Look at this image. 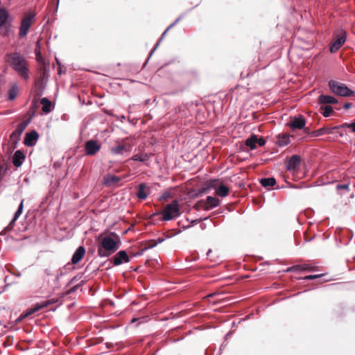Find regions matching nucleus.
<instances>
[{"label": "nucleus", "mask_w": 355, "mask_h": 355, "mask_svg": "<svg viewBox=\"0 0 355 355\" xmlns=\"http://www.w3.org/2000/svg\"><path fill=\"white\" fill-rule=\"evenodd\" d=\"M318 101L320 105H329L338 103V101L335 97L325 94H320L318 96Z\"/></svg>", "instance_id": "obj_17"}, {"label": "nucleus", "mask_w": 355, "mask_h": 355, "mask_svg": "<svg viewBox=\"0 0 355 355\" xmlns=\"http://www.w3.org/2000/svg\"><path fill=\"white\" fill-rule=\"evenodd\" d=\"M162 220H172L180 215V209L179 202L177 200H173L171 203L168 204L162 211Z\"/></svg>", "instance_id": "obj_3"}, {"label": "nucleus", "mask_w": 355, "mask_h": 355, "mask_svg": "<svg viewBox=\"0 0 355 355\" xmlns=\"http://www.w3.org/2000/svg\"><path fill=\"white\" fill-rule=\"evenodd\" d=\"M328 85L330 90L337 96L348 97L354 94V92L347 85L334 80H329Z\"/></svg>", "instance_id": "obj_4"}, {"label": "nucleus", "mask_w": 355, "mask_h": 355, "mask_svg": "<svg viewBox=\"0 0 355 355\" xmlns=\"http://www.w3.org/2000/svg\"><path fill=\"white\" fill-rule=\"evenodd\" d=\"M130 258L125 250H121L117 252L112 259V262L114 266H119L123 263H128Z\"/></svg>", "instance_id": "obj_13"}, {"label": "nucleus", "mask_w": 355, "mask_h": 355, "mask_svg": "<svg viewBox=\"0 0 355 355\" xmlns=\"http://www.w3.org/2000/svg\"><path fill=\"white\" fill-rule=\"evenodd\" d=\"M164 241V239H163V238H158V239L156 240L155 243V244H153V245H152V247H155L157 244H158V243H162Z\"/></svg>", "instance_id": "obj_44"}, {"label": "nucleus", "mask_w": 355, "mask_h": 355, "mask_svg": "<svg viewBox=\"0 0 355 355\" xmlns=\"http://www.w3.org/2000/svg\"><path fill=\"white\" fill-rule=\"evenodd\" d=\"M120 247V241H116L110 236L101 238L98 248V254L101 257H109Z\"/></svg>", "instance_id": "obj_2"}, {"label": "nucleus", "mask_w": 355, "mask_h": 355, "mask_svg": "<svg viewBox=\"0 0 355 355\" xmlns=\"http://www.w3.org/2000/svg\"><path fill=\"white\" fill-rule=\"evenodd\" d=\"M181 19V17H179L178 19H176V20L173 23L171 24L168 28H167V30H169L170 28H171L173 26H174L175 25H176V24L178 23V21L180 20Z\"/></svg>", "instance_id": "obj_43"}, {"label": "nucleus", "mask_w": 355, "mask_h": 355, "mask_svg": "<svg viewBox=\"0 0 355 355\" xmlns=\"http://www.w3.org/2000/svg\"><path fill=\"white\" fill-rule=\"evenodd\" d=\"M146 187L145 183H141L139 185L137 193V196L139 199L145 200L148 197V193L146 191Z\"/></svg>", "instance_id": "obj_25"}, {"label": "nucleus", "mask_w": 355, "mask_h": 355, "mask_svg": "<svg viewBox=\"0 0 355 355\" xmlns=\"http://www.w3.org/2000/svg\"><path fill=\"white\" fill-rule=\"evenodd\" d=\"M324 275L323 274H319V275H307V276H305L303 279H305V280H311V279H317V278H320V277H323Z\"/></svg>", "instance_id": "obj_35"}, {"label": "nucleus", "mask_w": 355, "mask_h": 355, "mask_svg": "<svg viewBox=\"0 0 355 355\" xmlns=\"http://www.w3.org/2000/svg\"><path fill=\"white\" fill-rule=\"evenodd\" d=\"M112 236H114L116 237V239H118V236H117V235H116V234L112 233Z\"/></svg>", "instance_id": "obj_52"}, {"label": "nucleus", "mask_w": 355, "mask_h": 355, "mask_svg": "<svg viewBox=\"0 0 355 355\" xmlns=\"http://www.w3.org/2000/svg\"><path fill=\"white\" fill-rule=\"evenodd\" d=\"M220 205V200L212 196H207L205 200V209H211L218 207Z\"/></svg>", "instance_id": "obj_21"}, {"label": "nucleus", "mask_w": 355, "mask_h": 355, "mask_svg": "<svg viewBox=\"0 0 355 355\" xmlns=\"http://www.w3.org/2000/svg\"><path fill=\"white\" fill-rule=\"evenodd\" d=\"M290 141V139L288 137L285 136L282 138H279L277 141V144L279 146H286Z\"/></svg>", "instance_id": "obj_33"}, {"label": "nucleus", "mask_w": 355, "mask_h": 355, "mask_svg": "<svg viewBox=\"0 0 355 355\" xmlns=\"http://www.w3.org/2000/svg\"><path fill=\"white\" fill-rule=\"evenodd\" d=\"M150 155L151 154H148L146 153H138L133 155L130 159H128L126 162L132 160L135 162H146L150 159Z\"/></svg>", "instance_id": "obj_23"}, {"label": "nucleus", "mask_w": 355, "mask_h": 355, "mask_svg": "<svg viewBox=\"0 0 355 355\" xmlns=\"http://www.w3.org/2000/svg\"><path fill=\"white\" fill-rule=\"evenodd\" d=\"M25 157L24 153L20 150H17L15 151L12 157L13 165L15 167L21 166L25 159Z\"/></svg>", "instance_id": "obj_18"}, {"label": "nucleus", "mask_w": 355, "mask_h": 355, "mask_svg": "<svg viewBox=\"0 0 355 355\" xmlns=\"http://www.w3.org/2000/svg\"><path fill=\"white\" fill-rule=\"evenodd\" d=\"M169 196H170V193H169L168 192H166V193H164V194L160 197V200L166 199V198H168Z\"/></svg>", "instance_id": "obj_46"}, {"label": "nucleus", "mask_w": 355, "mask_h": 355, "mask_svg": "<svg viewBox=\"0 0 355 355\" xmlns=\"http://www.w3.org/2000/svg\"><path fill=\"white\" fill-rule=\"evenodd\" d=\"M352 103H346L343 105V107L345 109V110H348L349 109L350 107H352Z\"/></svg>", "instance_id": "obj_47"}, {"label": "nucleus", "mask_w": 355, "mask_h": 355, "mask_svg": "<svg viewBox=\"0 0 355 355\" xmlns=\"http://www.w3.org/2000/svg\"><path fill=\"white\" fill-rule=\"evenodd\" d=\"M53 271L50 268L44 269L43 272V279L45 284V286H49V277L53 276Z\"/></svg>", "instance_id": "obj_27"}, {"label": "nucleus", "mask_w": 355, "mask_h": 355, "mask_svg": "<svg viewBox=\"0 0 355 355\" xmlns=\"http://www.w3.org/2000/svg\"><path fill=\"white\" fill-rule=\"evenodd\" d=\"M352 132L355 133V120L352 121Z\"/></svg>", "instance_id": "obj_48"}, {"label": "nucleus", "mask_w": 355, "mask_h": 355, "mask_svg": "<svg viewBox=\"0 0 355 355\" xmlns=\"http://www.w3.org/2000/svg\"><path fill=\"white\" fill-rule=\"evenodd\" d=\"M215 295L214 293H212V294H211L209 296H210V297H211V296H213V295Z\"/></svg>", "instance_id": "obj_54"}, {"label": "nucleus", "mask_w": 355, "mask_h": 355, "mask_svg": "<svg viewBox=\"0 0 355 355\" xmlns=\"http://www.w3.org/2000/svg\"><path fill=\"white\" fill-rule=\"evenodd\" d=\"M38 138V133L35 130H32L26 134L24 143L26 146L31 147L36 144Z\"/></svg>", "instance_id": "obj_14"}, {"label": "nucleus", "mask_w": 355, "mask_h": 355, "mask_svg": "<svg viewBox=\"0 0 355 355\" xmlns=\"http://www.w3.org/2000/svg\"><path fill=\"white\" fill-rule=\"evenodd\" d=\"M181 19V17H179L178 19H176V20L173 23L171 24L168 28H167V30H169L170 28H171L173 26H174L175 25H176V24L178 23V21L180 20Z\"/></svg>", "instance_id": "obj_41"}, {"label": "nucleus", "mask_w": 355, "mask_h": 355, "mask_svg": "<svg viewBox=\"0 0 355 355\" xmlns=\"http://www.w3.org/2000/svg\"><path fill=\"white\" fill-rule=\"evenodd\" d=\"M196 221H197V220H194L192 222V223L193 224V223H196Z\"/></svg>", "instance_id": "obj_53"}, {"label": "nucleus", "mask_w": 355, "mask_h": 355, "mask_svg": "<svg viewBox=\"0 0 355 355\" xmlns=\"http://www.w3.org/2000/svg\"><path fill=\"white\" fill-rule=\"evenodd\" d=\"M346 37V33L342 31L340 35L337 37L336 41L331 45L329 49L331 53L337 51L341 47V46L345 42Z\"/></svg>", "instance_id": "obj_15"}, {"label": "nucleus", "mask_w": 355, "mask_h": 355, "mask_svg": "<svg viewBox=\"0 0 355 355\" xmlns=\"http://www.w3.org/2000/svg\"><path fill=\"white\" fill-rule=\"evenodd\" d=\"M85 254V250L83 246H79L71 258V262L73 264L78 263L84 257Z\"/></svg>", "instance_id": "obj_20"}, {"label": "nucleus", "mask_w": 355, "mask_h": 355, "mask_svg": "<svg viewBox=\"0 0 355 355\" xmlns=\"http://www.w3.org/2000/svg\"><path fill=\"white\" fill-rule=\"evenodd\" d=\"M302 268H304V266H302V264L295 265V266L288 268L286 270V272H291L302 271Z\"/></svg>", "instance_id": "obj_30"}, {"label": "nucleus", "mask_w": 355, "mask_h": 355, "mask_svg": "<svg viewBox=\"0 0 355 355\" xmlns=\"http://www.w3.org/2000/svg\"><path fill=\"white\" fill-rule=\"evenodd\" d=\"M211 252V250L209 249L207 253V256H209Z\"/></svg>", "instance_id": "obj_51"}, {"label": "nucleus", "mask_w": 355, "mask_h": 355, "mask_svg": "<svg viewBox=\"0 0 355 355\" xmlns=\"http://www.w3.org/2000/svg\"><path fill=\"white\" fill-rule=\"evenodd\" d=\"M337 190L344 189L346 191L349 190V184H338L336 185Z\"/></svg>", "instance_id": "obj_37"}, {"label": "nucleus", "mask_w": 355, "mask_h": 355, "mask_svg": "<svg viewBox=\"0 0 355 355\" xmlns=\"http://www.w3.org/2000/svg\"><path fill=\"white\" fill-rule=\"evenodd\" d=\"M334 127H328V126L320 128L314 131H310L309 128H304V132L308 135H309L310 137H320V136H322L324 135H331V134L334 133Z\"/></svg>", "instance_id": "obj_9"}, {"label": "nucleus", "mask_w": 355, "mask_h": 355, "mask_svg": "<svg viewBox=\"0 0 355 355\" xmlns=\"http://www.w3.org/2000/svg\"><path fill=\"white\" fill-rule=\"evenodd\" d=\"M101 146L98 141L94 139L88 140L85 144V155H94L101 150Z\"/></svg>", "instance_id": "obj_8"}, {"label": "nucleus", "mask_w": 355, "mask_h": 355, "mask_svg": "<svg viewBox=\"0 0 355 355\" xmlns=\"http://www.w3.org/2000/svg\"><path fill=\"white\" fill-rule=\"evenodd\" d=\"M21 135L13 131L10 136V139L13 144H17L20 139Z\"/></svg>", "instance_id": "obj_31"}, {"label": "nucleus", "mask_w": 355, "mask_h": 355, "mask_svg": "<svg viewBox=\"0 0 355 355\" xmlns=\"http://www.w3.org/2000/svg\"><path fill=\"white\" fill-rule=\"evenodd\" d=\"M19 94V87L16 83H13L11 85V87L9 89L8 92V99L10 101H13L16 98Z\"/></svg>", "instance_id": "obj_24"}, {"label": "nucleus", "mask_w": 355, "mask_h": 355, "mask_svg": "<svg viewBox=\"0 0 355 355\" xmlns=\"http://www.w3.org/2000/svg\"><path fill=\"white\" fill-rule=\"evenodd\" d=\"M26 128V123L22 122L17 125L16 129L14 130L17 133H19V135H21L22 132L24 131V130Z\"/></svg>", "instance_id": "obj_32"}, {"label": "nucleus", "mask_w": 355, "mask_h": 355, "mask_svg": "<svg viewBox=\"0 0 355 355\" xmlns=\"http://www.w3.org/2000/svg\"><path fill=\"white\" fill-rule=\"evenodd\" d=\"M321 110H322V115L324 117L330 116L334 112L333 108L329 105H322Z\"/></svg>", "instance_id": "obj_29"}, {"label": "nucleus", "mask_w": 355, "mask_h": 355, "mask_svg": "<svg viewBox=\"0 0 355 355\" xmlns=\"http://www.w3.org/2000/svg\"><path fill=\"white\" fill-rule=\"evenodd\" d=\"M78 287H79V286H78V285L73 286V287L71 289V291H76L78 289Z\"/></svg>", "instance_id": "obj_49"}, {"label": "nucleus", "mask_w": 355, "mask_h": 355, "mask_svg": "<svg viewBox=\"0 0 355 355\" xmlns=\"http://www.w3.org/2000/svg\"><path fill=\"white\" fill-rule=\"evenodd\" d=\"M49 304L50 302L49 301H46L42 303H37L32 308L29 309L25 314L21 315L20 318H24L28 315H31V314L42 309L43 308L46 307Z\"/></svg>", "instance_id": "obj_16"}, {"label": "nucleus", "mask_w": 355, "mask_h": 355, "mask_svg": "<svg viewBox=\"0 0 355 355\" xmlns=\"http://www.w3.org/2000/svg\"><path fill=\"white\" fill-rule=\"evenodd\" d=\"M302 159L298 155H292L286 162V169L289 171H295L300 167Z\"/></svg>", "instance_id": "obj_10"}, {"label": "nucleus", "mask_w": 355, "mask_h": 355, "mask_svg": "<svg viewBox=\"0 0 355 355\" xmlns=\"http://www.w3.org/2000/svg\"><path fill=\"white\" fill-rule=\"evenodd\" d=\"M352 122L351 123H344L339 125L334 126V130L340 128H349L352 130Z\"/></svg>", "instance_id": "obj_34"}, {"label": "nucleus", "mask_w": 355, "mask_h": 355, "mask_svg": "<svg viewBox=\"0 0 355 355\" xmlns=\"http://www.w3.org/2000/svg\"><path fill=\"white\" fill-rule=\"evenodd\" d=\"M6 61L21 78H29L28 62L24 55L18 52L10 53L6 55Z\"/></svg>", "instance_id": "obj_1"}, {"label": "nucleus", "mask_w": 355, "mask_h": 355, "mask_svg": "<svg viewBox=\"0 0 355 355\" xmlns=\"http://www.w3.org/2000/svg\"><path fill=\"white\" fill-rule=\"evenodd\" d=\"M276 184V180L273 177L268 178V187H273Z\"/></svg>", "instance_id": "obj_39"}, {"label": "nucleus", "mask_w": 355, "mask_h": 355, "mask_svg": "<svg viewBox=\"0 0 355 355\" xmlns=\"http://www.w3.org/2000/svg\"><path fill=\"white\" fill-rule=\"evenodd\" d=\"M35 16L33 12H28L21 19L18 34L19 38H24L27 35L33 23Z\"/></svg>", "instance_id": "obj_5"}, {"label": "nucleus", "mask_w": 355, "mask_h": 355, "mask_svg": "<svg viewBox=\"0 0 355 355\" xmlns=\"http://www.w3.org/2000/svg\"><path fill=\"white\" fill-rule=\"evenodd\" d=\"M132 145L128 142V139H123L121 141H116L115 144L110 148V152L113 155H123L131 151Z\"/></svg>", "instance_id": "obj_6"}, {"label": "nucleus", "mask_w": 355, "mask_h": 355, "mask_svg": "<svg viewBox=\"0 0 355 355\" xmlns=\"http://www.w3.org/2000/svg\"><path fill=\"white\" fill-rule=\"evenodd\" d=\"M302 266H304V268H302V271H311L313 270V267L309 264H302Z\"/></svg>", "instance_id": "obj_40"}, {"label": "nucleus", "mask_w": 355, "mask_h": 355, "mask_svg": "<svg viewBox=\"0 0 355 355\" xmlns=\"http://www.w3.org/2000/svg\"><path fill=\"white\" fill-rule=\"evenodd\" d=\"M261 185L266 188V183H267V181H266V178H261V181H260Z\"/></svg>", "instance_id": "obj_45"}, {"label": "nucleus", "mask_w": 355, "mask_h": 355, "mask_svg": "<svg viewBox=\"0 0 355 355\" xmlns=\"http://www.w3.org/2000/svg\"><path fill=\"white\" fill-rule=\"evenodd\" d=\"M40 103L42 105V111L44 113H49L51 112V102L47 98H42Z\"/></svg>", "instance_id": "obj_26"}, {"label": "nucleus", "mask_w": 355, "mask_h": 355, "mask_svg": "<svg viewBox=\"0 0 355 355\" xmlns=\"http://www.w3.org/2000/svg\"><path fill=\"white\" fill-rule=\"evenodd\" d=\"M168 30H167V28L165 30V31L162 33L159 40L158 41V42L157 43L156 46H155V48L151 51L150 52V56L153 53V52L155 51L156 48L159 46L161 40L164 37L165 35L166 34L167 31Z\"/></svg>", "instance_id": "obj_38"}, {"label": "nucleus", "mask_w": 355, "mask_h": 355, "mask_svg": "<svg viewBox=\"0 0 355 355\" xmlns=\"http://www.w3.org/2000/svg\"><path fill=\"white\" fill-rule=\"evenodd\" d=\"M288 125L292 130L304 129V126L306 125V119L303 116H295L291 118Z\"/></svg>", "instance_id": "obj_11"}, {"label": "nucleus", "mask_w": 355, "mask_h": 355, "mask_svg": "<svg viewBox=\"0 0 355 355\" xmlns=\"http://www.w3.org/2000/svg\"><path fill=\"white\" fill-rule=\"evenodd\" d=\"M121 178L114 175H107L104 177V184L106 186H112L118 184Z\"/></svg>", "instance_id": "obj_22"}, {"label": "nucleus", "mask_w": 355, "mask_h": 355, "mask_svg": "<svg viewBox=\"0 0 355 355\" xmlns=\"http://www.w3.org/2000/svg\"><path fill=\"white\" fill-rule=\"evenodd\" d=\"M181 19V17H179L178 19H176V20L173 23L171 24L168 28H167V30H169L170 28H171L173 26H174L175 25H176V24L178 23V21L180 20Z\"/></svg>", "instance_id": "obj_42"}, {"label": "nucleus", "mask_w": 355, "mask_h": 355, "mask_svg": "<svg viewBox=\"0 0 355 355\" xmlns=\"http://www.w3.org/2000/svg\"><path fill=\"white\" fill-rule=\"evenodd\" d=\"M24 201V199L21 201V202H20V204H19V205L18 207L17 210L15 213V215H14V217H13L12 220L10 221L9 225L5 228V230H10L12 229V227H13V226L15 225V221L21 216V213L23 211Z\"/></svg>", "instance_id": "obj_19"}, {"label": "nucleus", "mask_w": 355, "mask_h": 355, "mask_svg": "<svg viewBox=\"0 0 355 355\" xmlns=\"http://www.w3.org/2000/svg\"><path fill=\"white\" fill-rule=\"evenodd\" d=\"M338 134L340 137H343L344 136V134L342 132H340Z\"/></svg>", "instance_id": "obj_50"}, {"label": "nucleus", "mask_w": 355, "mask_h": 355, "mask_svg": "<svg viewBox=\"0 0 355 355\" xmlns=\"http://www.w3.org/2000/svg\"><path fill=\"white\" fill-rule=\"evenodd\" d=\"M8 17L7 11L4 9H0V28L6 23Z\"/></svg>", "instance_id": "obj_28"}, {"label": "nucleus", "mask_w": 355, "mask_h": 355, "mask_svg": "<svg viewBox=\"0 0 355 355\" xmlns=\"http://www.w3.org/2000/svg\"><path fill=\"white\" fill-rule=\"evenodd\" d=\"M35 53L36 55L37 60H40L42 58V54L40 52V46L39 42L37 43V47L35 50Z\"/></svg>", "instance_id": "obj_36"}, {"label": "nucleus", "mask_w": 355, "mask_h": 355, "mask_svg": "<svg viewBox=\"0 0 355 355\" xmlns=\"http://www.w3.org/2000/svg\"><path fill=\"white\" fill-rule=\"evenodd\" d=\"M245 144L251 150L257 148V146H262L265 144V140L263 138H259L257 135H252L250 138L246 139Z\"/></svg>", "instance_id": "obj_12"}, {"label": "nucleus", "mask_w": 355, "mask_h": 355, "mask_svg": "<svg viewBox=\"0 0 355 355\" xmlns=\"http://www.w3.org/2000/svg\"><path fill=\"white\" fill-rule=\"evenodd\" d=\"M209 187L214 188L216 194L220 197H226L230 192L228 187L223 184H220L218 180H212L209 182Z\"/></svg>", "instance_id": "obj_7"}]
</instances>
